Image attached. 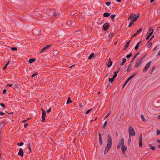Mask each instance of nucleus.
<instances>
[{"instance_id":"obj_55","label":"nucleus","mask_w":160,"mask_h":160,"mask_svg":"<svg viewBox=\"0 0 160 160\" xmlns=\"http://www.w3.org/2000/svg\"><path fill=\"white\" fill-rule=\"evenodd\" d=\"M137 35V34L136 33L135 34H134L132 36V38H134Z\"/></svg>"},{"instance_id":"obj_37","label":"nucleus","mask_w":160,"mask_h":160,"mask_svg":"<svg viewBox=\"0 0 160 160\" xmlns=\"http://www.w3.org/2000/svg\"><path fill=\"white\" fill-rule=\"evenodd\" d=\"M18 87L17 85H13L12 86V88L15 89V88H17Z\"/></svg>"},{"instance_id":"obj_52","label":"nucleus","mask_w":160,"mask_h":160,"mask_svg":"<svg viewBox=\"0 0 160 160\" xmlns=\"http://www.w3.org/2000/svg\"><path fill=\"white\" fill-rule=\"evenodd\" d=\"M137 19H138V18H137L136 17H134V21H136L137 20Z\"/></svg>"},{"instance_id":"obj_62","label":"nucleus","mask_w":160,"mask_h":160,"mask_svg":"<svg viewBox=\"0 0 160 160\" xmlns=\"http://www.w3.org/2000/svg\"><path fill=\"white\" fill-rule=\"evenodd\" d=\"M132 136V135H129V140H131V136Z\"/></svg>"},{"instance_id":"obj_20","label":"nucleus","mask_w":160,"mask_h":160,"mask_svg":"<svg viewBox=\"0 0 160 160\" xmlns=\"http://www.w3.org/2000/svg\"><path fill=\"white\" fill-rule=\"evenodd\" d=\"M35 60V58L30 59L28 60V62L29 63H31L32 62H34Z\"/></svg>"},{"instance_id":"obj_54","label":"nucleus","mask_w":160,"mask_h":160,"mask_svg":"<svg viewBox=\"0 0 160 160\" xmlns=\"http://www.w3.org/2000/svg\"><path fill=\"white\" fill-rule=\"evenodd\" d=\"M115 134H116V136L117 137L118 136V132L117 131H116V132H115Z\"/></svg>"},{"instance_id":"obj_63","label":"nucleus","mask_w":160,"mask_h":160,"mask_svg":"<svg viewBox=\"0 0 160 160\" xmlns=\"http://www.w3.org/2000/svg\"><path fill=\"white\" fill-rule=\"evenodd\" d=\"M127 82H125V83H124L123 85V87H124L127 84Z\"/></svg>"},{"instance_id":"obj_1","label":"nucleus","mask_w":160,"mask_h":160,"mask_svg":"<svg viewBox=\"0 0 160 160\" xmlns=\"http://www.w3.org/2000/svg\"><path fill=\"white\" fill-rule=\"evenodd\" d=\"M107 145L106 146L105 150L104 152V154H105L109 150L112 144V138L110 134H108V136Z\"/></svg>"},{"instance_id":"obj_31","label":"nucleus","mask_w":160,"mask_h":160,"mask_svg":"<svg viewBox=\"0 0 160 160\" xmlns=\"http://www.w3.org/2000/svg\"><path fill=\"white\" fill-rule=\"evenodd\" d=\"M129 44L128 43H126L125 46V48L124 49V50H125L126 48H128L129 46Z\"/></svg>"},{"instance_id":"obj_51","label":"nucleus","mask_w":160,"mask_h":160,"mask_svg":"<svg viewBox=\"0 0 160 160\" xmlns=\"http://www.w3.org/2000/svg\"><path fill=\"white\" fill-rule=\"evenodd\" d=\"M154 36H152V37H151V38L149 40V41H148V43H149V42L150 41H151L152 39L154 38Z\"/></svg>"},{"instance_id":"obj_8","label":"nucleus","mask_w":160,"mask_h":160,"mask_svg":"<svg viewBox=\"0 0 160 160\" xmlns=\"http://www.w3.org/2000/svg\"><path fill=\"white\" fill-rule=\"evenodd\" d=\"M139 144L140 147H142V134H141L139 137Z\"/></svg>"},{"instance_id":"obj_35","label":"nucleus","mask_w":160,"mask_h":160,"mask_svg":"<svg viewBox=\"0 0 160 160\" xmlns=\"http://www.w3.org/2000/svg\"><path fill=\"white\" fill-rule=\"evenodd\" d=\"M116 15H112L111 16V18L113 19V20L114 21V19Z\"/></svg>"},{"instance_id":"obj_6","label":"nucleus","mask_w":160,"mask_h":160,"mask_svg":"<svg viewBox=\"0 0 160 160\" xmlns=\"http://www.w3.org/2000/svg\"><path fill=\"white\" fill-rule=\"evenodd\" d=\"M151 63V62H149L145 66L143 70V72H146L148 69L150 67V65Z\"/></svg>"},{"instance_id":"obj_56","label":"nucleus","mask_w":160,"mask_h":160,"mask_svg":"<svg viewBox=\"0 0 160 160\" xmlns=\"http://www.w3.org/2000/svg\"><path fill=\"white\" fill-rule=\"evenodd\" d=\"M159 55H160V50L159 51L158 53L157 56H158Z\"/></svg>"},{"instance_id":"obj_59","label":"nucleus","mask_w":160,"mask_h":160,"mask_svg":"<svg viewBox=\"0 0 160 160\" xmlns=\"http://www.w3.org/2000/svg\"><path fill=\"white\" fill-rule=\"evenodd\" d=\"M51 111V108H50L48 110H47V112H49Z\"/></svg>"},{"instance_id":"obj_5","label":"nucleus","mask_w":160,"mask_h":160,"mask_svg":"<svg viewBox=\"0 0 160 160\" xmlns=\"http://www.w3.org/2000/svg\"><path fill=\"white\" fill-rule=\"evenodd\" d=\"M51 46V45H48L45 46L41 50V53H42L46 51Z\"/></svg>"},{"instance_id":"obj_32","label":"nucleus","mask_w":160,"mask_h":160,"mask_svg":"<svg viewBox=\"0 0 160 160\" xmlns=\"http://www.w3.org/2000/svg\"><path fill=\"white\" fill-rule=\"evenodd\" d=\"M155 66L153 67H152V69L151 70V74H152L153 72L155 70Z\"/></svg>"},{"instance_id":"obj_60","label":"nucleus","mask_w":160,"mask_h":160,"mask_svg":"<svg viewBox=\"0 0 160 160\" xmlns=\"http://www.w3.org/2000/svg\"><path fill=\"white\" fill-rule=\"evenodd\" d=\"M131 140L128 139V144H130V143L131 142Z\"/></svg>"},{"instance_id":"obj_30","label":"nucleus","mask_w":160,"mask_h":160,"mask_svg":"<svg viewBox=\"0 0 160 160\" xmlns=\"http://www.w3.org/2000/svg\"><path fill=\"white\" fill-rule=\"evenodd\" d=\"M132 53H130L129 54L127 55L126 56V58H130L132 56Z\"/></svg>"},{"instance_id":"obj_39","label":"nucleus","mask_w":160,"mask_h":160,"mask_svg":"<svg viewBox=\"0 0 160 160\" xmlns=\"http://www.w3.org/2000/svg\"><path fill=\"white\" fill-rule=\"evenodd\" d=\"M17 49V48H12L11 49L12 51H16Z\"/></svg>"},{"instance_id":"obj_11","label":"nucleus","mask_w":160,"mask_h":160,"mask_svg":"<svg viewBox=\"0 0 160 160\" xmlns=\"http://www.w3.org/2000/svg\"><path fill=\"white\" fill-rule=\"evenodd\" d=\"M18 155L22 157L23 156V151L22 148H20L18 152Z\"/></svg>"},{"instance_id":"obj_27","label":"nucleus","mask_w":160,"mask_h":160,"mask_svg":"<svg viewBox=\"0 0 160 160\" xmlns=\"http://www.w3.org/2000/svg\"><path fill=\"white\" fill-rule=\"evenodd\" d=\"M142 30L143 29L142 28H141L137 31L136 33L137 34H139L140 33Z\"/></svg>"},{"instance_id":"obj_19","label":"nucleus","mask_w":160,"mask_h":160,"mask_svg":"<svg viewBox=\"0 0 160 160\" xmlns=\"http://www.w3.org/2000/svg\"><path fill=\"white\" fill-rule=\"evenodd\" d=\"M132 67V66L131 65V64H130L129 65V66H128V69H127V71L128 72H129V71H131V70Z\"/></svg>"},{"instance_id":"obj_23","label":"nucleus","mask_w":160,"mask_h":160,"mask_svg":"<svg viewBox=\"0 0 160 160\" xmlns=\"http://www.w3.org/2000/svg\"><path fill=\"white\" fill-rule=\"evenodd\" d=\"M124 139L122 138L121 139V146H123L124 145Z\"/></svg>"},{"instance_id":"obj_47","label":"nucleus","mask_w":160,"mask_h":160,"mask_svg":"<svg viewBox=\"0 0 160 160\" xmlns=\"http://www.w3.org/2000/svg\"><path fill=\"white\" fill-rule=\"evenodd\" d=\"M30 143H29L28 144V147L29 148V150L30 151H31V148H30Z\"/></svg>"},{"instance_id":"obj_9","label":"nucleus","mask_w":160,"mask_h":160,"mask_svg":"<svg viewBox=\"0 0 160 160\" xmlns=\"http://www.w3.org/2000/svg\"><path fill=\"white\" fill-rule=\"evenodd\" d=\"M142 62L139 59L137 61L134 66L136 68L139 67L142 64Z\"/></svg>"},{"instance_id":"obj_38","label":"nucleus","mask_w":160,"mask_h":160,"mask_svg":"<svg viewBox=\"0 0 160 160\" xmlns=\"http://www.w3.org/2000/svg\"><path fill=\"white\" fill-rule=\"evenodd\" d=\"M105 4L107 6H109V5H110L111 2H106Z\"/></svg>"},{"instance_id":"obj_49","label":"nucleus","mask_w":160,"mask_h":160,"mask_svg":"<svg viewBox=\"0 0 160 160\" xmlns=\"http://www.w3.org/2000/svg\"><path fill=\"white\" fill-rule=\"evenodd\" d=\"M5 114V113H4L2 112H1L0 115H4Z\"/></svg>"},{"instance_id":"obj_41","label":"nucleus","mask_w":160,"mask_h":160,"mask_svg":"<svg viewBox=\"0 0 160 160\" xmlns=\"http://www.w3.org/2000/svg\"><path fill=\"white\" fill-rule=\"evenodd\" d=\"M58 14V13L56 12H53V15L54 16H56Z\"/></svg>"},{"instance_id":"obj_12","label":"nucleus","mask_w":160,"mask_h":160,"mask_svg":"<svg viewBox=\"0 0 160 160\" xmlns=\"http://www.w3.org/2000/svg\"><path fill=\"white\" fill-rule=\"evenodd\" d=\"M112 64V62L111 61L110 58H109V61L108 63L107 64L108 67H109L111 66Z\"/></svg>"},{"instance_id":"obj_43","label":"nucleus","mask_w":160,"mask_h":160,"mask_svg":"<svg viewBox=\"0 0 160 160\" xmlns=\"http://www.w3.org/2000/svg\"><path fill=\"white\" fill-rule=\"evenodd\" d=\"M157 134L158 135L160 134V131L159 130H157Z\"/></svg>"},{"instance_id":"obj_50","label":"nucleus","mask_w":160,"mask_h":160,"mask_svg":"<svg viewBox=\"0 0 160 160\" xmlns=\"http://www.w3.org/2000/svg\"><path fill=\"white\" fill-rule=\"evenodd\" d=\"M120 143L119 144H118L117 146V149H118L119 148H120Z\"/></svg>"},{"instance_id":"obj_24","label":"nucleus","mask_w":160,"mask_h":160,"mask_svg":"<svg viewBox=\"0 0 160 160\" xmlns=\"http://www.w3.org/2000/svg\"><path fill=\"white\" fill-rule=\"evenodd\" d=\"M70 97H68V100L66 103L67 104H68L69 103H71L72 102V101L70 100Z\"/></svg>"},{"instance_id":"obj_13","label":"nucleus","mask_w":160,"mask_h":160,"mask_svg":"<svg viewBox=\"0 0 160 160\" xmlns=\"http://www.w3.org/2000/svg\"><path fill=\"white\" fill-rule=\"evenodd\" d=\"M127 148L126 146L122 145L121 147V150L122 152H125V151L127 150Z\"/></svg>"},{"instance_id":"obj_61","label":"nucleus","mask_w":160,"mask_h":160,"mask_svg":"<svg viewBox=\"0 0 160 160\" xmlns=\"http://www.w3.org/2000/svg\"><path fill=\"white\" fill-rule=\"evenodd\" d=\"M7 86H9V87H11L12 86H13L12 84H8Z\"/></svg>"},{"instance_id":"obj_64","label":"nucleus","mask_w":160,"mask_h":160,"mask_svg":"<svg viewBox=\"0 0 160 160\" xmlns=\"http://www.w3.org/2000/svg\"><path fill=\"white\" fill-rule=\"evenodd\" d=\"M127 82H125V83H124L123 85V87H124L127 84Z\"/></svg>"},{"instance_id":"obj_7","label":"nucleus","mask_w":160,"mask_h":160,"mask_svg":"<svg viewBox=\"0 0 160 160\" xmlns=\"http://www.w3.org/2000/svg\"><path fill=\"white\" fill-rule=\"evenodd\" d=\"M109 24L108 22L105 23L103 25V29L105 31H107L109 28Z\"/></svg>"},{"instance_id":"obj_42","label":"nucleus","mask_w":160,"mask_h":160,"mask_svg":"<svg viewBox=\"0 0 160 160\" xmlns=\"http://www.w3.org/2000/svg\"><path fill=\"white\" fill-rule=\"evenodd\" d=\"M150 148L153 150H155V147H154V146H151V147H150Z\"/></svg>"},{"instance_id":"obj_2","label":"nucleus","mask_w":160,"mask_h":160,"mask_svg":"<svg viewBox=\"0 0 160 160\" xmlns=\"http://www.w3.org/2000/svg\"><path fill=\"white\" fill-rule=\"evenodd\" d=\"M136 16V14L132 13L128 18V20L130 19V21L129 25V27H132L134 25V17Z\"/></svg>"},{"instance_id":"obj_36","label":"nucleus","mask_w":160,"mask_h":160,"mask_svg":"<svg viewBox=\"0 0 160 160\" xmlns=\"http://www.w3.org/2000/svg\"><path fill=\"white\" fill-rule=\"evenodd\" d=\"M23 144H24V143L23 142H21V143H18V145L19 146H22Z\"/></svg>"},{"instance_id":"obj_15","label":"nucleus","mask_w":160,"mask_h":160,"mask_svg":"<svg viewBox=\"0 0 160 160\" xmlns=\"http://www.w3.org/2000/svg\"><path fill=\"white\" fill-rule=\"evenodd\" d=\"M122 60L120 64V65L121 66L123 65L126 61V59L125 58H122Z\"/></svg>"},{"instance_id":"obj_17","label":"nucleus","mask_w":160,"mask_h":160,"mask_svg":"<svg viewBox=\"0 0 160 160\" xmlns=\"http://www.w3.org/2000/svg\"><path fill=\"white\" fill-rule=\"evenodd\" d=\"M140 54V52H137L134 56V57H133V58H132L131 61V62H132L134 60V59H135V58L137 57V56L139 54Z\"/></svg>"},{"instance_id":"obj_21","label":"nucleus","mask_w":160,"mask_h":160,"mask_svg":"<svg viewBox=\"0 0 160 160\" xmlns=\"http://www.w3.org/2000/svg\"><path fill=\"white\" fill-rule=\"evenodd\" d=\"M94 55V53H91L90 54V55L88 57V59H91L93 57Z\"/></svg>"},{"instance_id":"obj_53","label":"nucleus","mask_w":160,"mask_h":160,"mask_svg":"<svg viewBox=\"0 0 160 160\" xmlns=\"http://www.w3.org/2000/svg\"><path fill=\"white\" fill-rule=\"evenodd\" d=\"M28 125V123H27L24 124V127L25 128H26Z\"/></svg>"},{"instance_id":"obj_44","label":"nucleus","mask_w":160,"mask_h":160,"mask_svg":"<svg viewBox=\"0 0 160 160\" xmlns=\"http://www.w3.org/2000/svg\"><path fill=\"white\" fill-rule=\"evenodd\" d=\"M145 58V56H144L142 58H140L139 60H140V61H141V62H142V61L143 60V59L144 58Z\"/></svg>"},{"instance_id":"obj_16","label":"nucleus","mask_w":160,"mask_h":160,"mask_svg":"<svg viewBox=\"0 0 160 160\" xmlns=\"http://www.w3.org/2000/svg\"><path fill=\"white\" fill-rule=\"evenodd\" d=\"M137 74L136 72L134 73L132 75L130 76L128 79L129 81L130 79H132V78L135 77Z\"/></svg>"},{"instance_id":"obj_18","label":"nucleus","mask_w":160,"mask_h":160,"mask_svg":"<svg viewBox=\"0 0 160 160\" xmlns=\"http://www.w3.org/2000/svg\"><path fill=\"white\" fill-rule=\"evenodd\" d=\"M142 42V41H140L138 43H137V44L136 45V46L135 47V49L136 50H137L139 48V46L140 44V43Z\"/></svg>"},{"instance_id":"obj_45","label":"nucleus","mask_w":160,"mask_h":160,"mask_svg":"<svg viewBox=\"0 0 160 160\" xmlns=\"http://www.w3.org/2000/svg\"><path fill=\"white\" fill-rule=\"evenodd\" d=\"M92 109H90L89 110H88L86 112V114H88L89 112L92 110Z\"/></svg>"},{"instance_id":"obj_33","label":"nucleus","mask_w":160,"mask_h":160,"mask_svg":"<svg viewBox=\"0 0 160 160\" xmlns=\"http://www.w3.org/2000/svg\"><path fill=\"white\" fill-rule=\"evenodd\" d=\"M152 42H151L149 43L147 45V47L148 48H150L151 47V46L152 45Z\"/></svg>"},{"instance_id":"obj_28","label":"nucleus","mask_w":160,"mask_h":160,"mask_svg":"<svg viewBox=\"0 0 160 160\" xmlns=\"http://www.w3.org/2000/svg\"><path fill=\"white\" fill-rule=\"evenodd\" d=\"M114 78H113V77L111 78H109V82L110 83H112L113 81Z\"/></svg>"},{"instance_id":"obj_34","label":"nucleus","mask_w":160,"mask_h":160,"mask_svg":"<svg viewBox=\"0 0 160 160\" xmlns=\"http://www.w3.org/2000/svg\"><path fill=\"white\" fill-rule=\"evenodd\" d=\"M151 31H152V32H150L149 33V34L148 35H149L150 36H151L152 35V34H153V32H154V30L153 29H152L151 30Z\"/></svg>"},{"instance_id":"obj_26","label":"nucleus","mask_w":160,"mask_h":160,"mask_svg":"<svg viewBox=\"0 0 160 160\" xmlns=\"http://www.w3.org/2000/svg\"><path fill=\"white\" fill-rule=\"evenodd\" d=\"M141 119L142 121H143L144 122H146V120L145 119V118H144V116L143 115H141Z\"/></svg>"},{"instance_id":"obj_29","label":"nucleus","mask_w":160,"mask_h":160,"mask_svg":"<svg viewBox=\"0 0 160 160\" xmlns=\"http://www.w3.org/2000/svg\"><path fill=\"white\" fill-rule=\"evenodd\" d=\"M107 124H108V122L106 121H105L104 122V125L103 126V128H105V127H106V126L107 125Z\"/></svg>"},{"instance_id":"obj_4","label":"nucleus","mask_w":160,"mask_h":160,"mask_svg":"<svg viewBox=\"0 0 160 160\" xmlns=\"http://www.w3.org/2000/svg\"><path fill=\"white\" fill-rule=\"evenodd\" d=\"M41 109L42 110V115L41 117L42 119V122H44L45 120V117L46 116V112L43 109Z\"/></svg>"},{"instance_id":"obj_58","label":"nucleus","mask_w":160,"mask_h":160,"mask_svg":"<svg viewBox=\"0 0 160 160\" xmlns=\"http://www.w3.org/2000/svg\"><path fill=\"white\" fill-rule=\"evenodd\" d=\"M150 37V36L149 35H148L146 38V39L147 40H148L149 38Z\"/></svg>"},{"instance_id":"obj_46","label":"nucleus","mask_w":160,"mask_h":160,"mask_svg":"<svg viewBox=\"0 0 160 160\" xmlns=\"http://www.w3.org/2000/svg\"><path fill=\"white\" fill-rule=\"evenodd\" d=\"M0 106L1 107H5V105L3 104L2 103H0Z\"/></svg>"},{"instance_id":"obj_57","label":"nucleus","mask_w":160,"mask_h":160,"mask_svg":"<svg viewBox=\"0 0 160 160\" xmlns=\"http://www.w3.org/2000/svg\"><path fill=\"white\" fill-rule=\"evenodd\" d=\"M6 91H7V90L6 89H4L3 90V92L4 93H5L6 92Z\"/></svg>"},{"instance_id":"obj_3","label":"nucleus","mask_w":160,"mask_h":160,"mask_svg":"<svg viewBox=\"0 0 160 160\" xmlns=\"http://www.w3.org/2000/svg\"><path fill=\"white\" fill-rule=\"evenodd\" d=\"M129 135H130L135 136L136 135L135 132L132 126H129L128 129Z\"/></svg>"},{"instance_id":"obj_10","label":"nucleus","mask_w":160,"mask_h":160,"mask_svg":"<svg viewBox=\"0 0 160 160\" xmlns=\"http://www.w3.org/2000/svg\"><path fill=\"white\" fill-rule=\"evenodd\" d=\"M99 135V142L100 145L102 144L103 142L102 139L101 135L100 133L98 132Z\"/></svg>"},{"instance_id":"obj_40","label":"nucleus","mask_w":160,"mask_h":160,"mask_svg":"<svg viewBox=\"0 0 160 160\" xmlns=\"http://www.w3.org/2000/svg\"><path fill=\"white\" fill-rule=\"evenodd\" d=\"M113 33H110L109 34V38H112V37H113Z\"/></svg>"},{"instance_id":"obj_22","label":"nucleus","mask_w":160,"mask_h":160,"mask_svg":"<svg viewBox=\"0 0 160 160\" xmlns=\"http://www.w3.org/2000/svg\"><path fill=\"white\" fill-rule=\"evenodd\" d=\"M110 15V13H107V12H105L103 14V16L104 17H107L108 16H109Z\"/></svg>"},{"instance_id":"obj_14","label":"nucleus","mask_w":160,"mask_h":160,"mask_svg":"<svg viewBox=\"0 0 160 160\" xmlns=\"http://www.w3.org/2000/svg\"><path fill=\"white\" fill-rule=\"evenodd\" d=\"M120 69V68H119L118 70V71H116L114 72V74L113 76V78H115L116 77L117 74L118 73Z\"/></svg>"},{"instance_id":"obj_25","label":"nucleus","mask_w":160,"mask_h":160,"mask_svg":"<svg viewBox=\"0 0 160 160\" xmlns=\"http://www.w3.org/2000/svg\"><path fill=\"white\" fill-rule=\"evenodd\" d=\"M10 62V60H9L8 61V62L5 65V66L3 67V69L4 70H5L6 68L8 66Z\"/></svg>"},{"instance_id":"obj_48","label":"nucleus","mask_w":160,"mask_h":160,"mask_svg":"<svg viewBox=\"0 0 160 160\" xmlns=\"http://www.w3.org/2000/svg\"><path fill=\"white\" fill-rule=\"evenodd\" d=\"M110 112H109L106 116L104 117V119H106L109 115Z\"/></svg>"}]
</instances>
